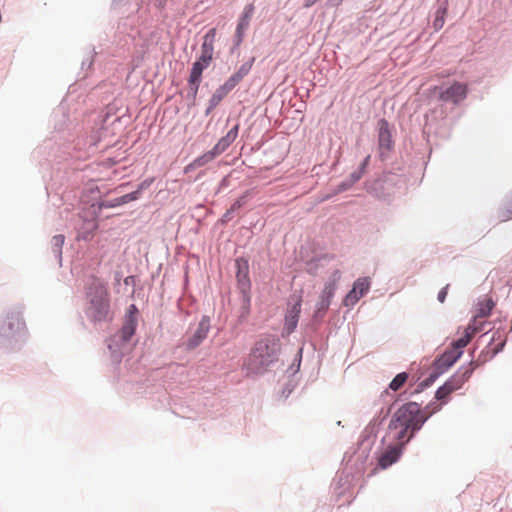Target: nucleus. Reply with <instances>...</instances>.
<instances>
[{"label": "nucleus", "mask_w": 512, "mask_h": 512, "mask_svg": "<svg viewBox=\"0 0 512 512\" xmlns=\"http://www.w3.org/2000/svg\"><path fill=\"white\" fill-rule=\"evenodd\" d=\"M474 371L473 362L466 368H461L455 375L448 379L444 384L451 392L460 389L463 384L471 377Z\"/></svg>", "instance_id": "obj_10"}, {"label": "nucleus", "mask_w": 512, "mask_h": 512, "mask_svg": "<svg viewBox=\"0 0 512 512\" xmlns=\"http://www.w3.org/2000/svg\"><path fill=\"white\" fill-rule=\"evenodd\" d=\"M109 119H110V115L109 114H106L105 115V118L103 120V125H115L116 122H120V118L119 117H114V120L112 122H109Z\"/></svg>", "instance_id": "obj_35"}, {"label": "nucleus", "mask_w": 512, "mask_h": 512, "mask_svg": "<svg viewBox=\"0 0 512 512\" xmlns=\"http://www.w3.org/2000/svg\"><path fill=\"white\" fill-rule=\"evenodd\" d=\"M328 305H329L328 301L327 302H325V301L322 302V308H327Z\"/></svg>", "instance_id": "obj_40"}, {"label": "nucleus", "mask_w": 512, "mask_h": 512, "mask_svg": "<svg viewBox=\"0 0 512 512\" xmlns=\"http://www.w3.org/2000/svg\"><path fill=\"white\" fill-rule=\"evenodd\" d=\"M209 65L205 64L201 60H197L193 63L190 76L188 79V85H189V94L195 98L198 92V88L201 82L202 78V72L204 69H206Z\"/></svg>", "instance_id": "obj_7"}, {"label": "nucleus", "mask_w": 512, "mask_h": 512, "mask_svg": "<svg viewBox=\"0 0 512 512\" xmlns=\"http://www.w3.org/2000/svg\"><path fill=\"white\" fill-rule=\"evenodd\" d=\"M463 354V351L450 348L446 350L443 355L438 359L439 368L448 369L451 367Z\"/></svg>", "instance_id": "obj_13"}, {"label": "nucleus", "mask_w": 512, "mask_h": 512, "mask_svg": "<svg viewBox=\"0 0 512 512\" xmlns=\"http://www.w3.org/2000/svg\"><path fill=\"white\" fill-rule=\"evenodd\" d=\"M478 330L474 324H469L465 328L463 336L452 343V348L463 351V348L467 346Z\"/></svg>", "instance_id": "obj_15"}, {"label": "nucleus", "mask_w": 512, "mask_h": 512, "mask_svg": "<svg viewBox=\"0 0 512 512\" xmlns=\"http://www.w3.org/2000/svg\"><path fill=\"white\" fill-rule=\"evenodd\" d=\"M238 130H229L225 137L221 138L211 150L215 153V157L223 153L230 144L236 139Z\"/></svg>", "instance_id": "obj_16"}, {"label": "nucleus", "mask_w": 512, "mask_h": 512, "mask_svg": "<svg viewBox=\"0 0 512 512\" xmlns=\"http://www.w3.org/2000/svg\"><path fill=\"white\" fill-rule=\"evenodd\" d=\"M121 204H118L117 202V198L113 199V200H110V201H105V202H102L100 204V208H114V207H117V206H120Z\"/></svg>", "instance_id": "obj_33"}, {"label": "nucleus", "mask_w": 512, "mask_h": 512, "mask_svg": "<svg viewBox=\"0 0 512 512\" xmlns=\"http://www.w3.org/2000/svg\"><path fill=\"white\" fill-rule=\"evenodd\" d=\"M445 13H446V8H444L443 10H438L436 12V16L433 21V27L435 30H440L443 27V25L445 23Z\"/></svg>", "instance_id": "obj_26"}, {"label": "nucleus", "mask_w": 512, "mask_h": 512, "mask_svg": "<svg viewBox=\"0 0 512 512\" xmlns=\"http://www.w3.org/2000/svg\"><path fill=\"white\" fill-rule=\"evenodd\" d=\"M237 279H238V282H239L240 286L243 289L249 288L250 281H249V278H248V268H247V266L245 267L244 270H242L241 268L239 269V271L237 273Z\"/></svg>", "instance_id": "obj_24"}, {"label": "nucleus", "mask_w": 512, "mask_h": 512, "mask_svg": "<svg viewBox=\"0 0 512 512\" xmlns=\"http://www.w3.org/2000/svg\"><path fill=\"white\" fill-rule=\"evenodd\" d=\"M137 327V317L133 314L130 316H125V322L121 329V338L124 341H129L130 338L134 335Z\"/></svg>", "instance_id": "obj_17"}, {"label": "nucleus", "mask_w": 512, "mask_h": 512, "mask_svg": "<svg viewBox=\"0 0 512 512\" xmlns=\"http://www.w3.org/2000/svg\"><path fill=\"white\" fill-rule=\"evenodd\" d=\"M131 314H133L136 317L137 308H136V306L134 304L130 305L126 316H130Z\"/></svg>", "instance_id": "obj_39"}, {"label": "nucleus", "mask_w": 512, "mask_h": 512, "mask_svg": "<svg viewBox=\"0 0 512 512\" xmlns=\"http://www.w3.org/2000/svg\"><path fill=\"white\" fill-rule=\"evenodd\" d=\"M370 289V279L368 277L358 278L354 284L352 290L346 295L344 304L346 306H353L360 298L365 296Z\"/></svg>", "instance_id": "obj_6"}, {"label": "nucleus", "mask_w": 512, "mask_h": 512, "mask_svg": "<svg viewBox=\"0 0 512 512\" xmlns=\"http://www.w3.org/2000/svg\"><path fill=\"white\" fill-rule=\"evenodd\" d=\"M369 160H370V156L368 155V156L365 157L363 163L361 164L360 172L352 174L353 182H356V181H358L361 178L362 174L364 173V170H365L366 166L369 163Z\"/></svg>", "instance_id": "obj_30"}, {"label": "nucleus", "mask_w": 512, "mask_h": 512, "mask_svg": "<svg viewBox=\"0 0 512 512\" xmlns=\"http://www.w3.org/2000/svg\"><path fill=\"white\" fill-rule=\"evenodd\" d=\"M493 306H494L493 301L491 299L487 300L485 303V306L480 308L478 316L487 317L490 314Z\"/></svg>", "instance_id": "obj_29"}, {"label": "nucleus", "mask_w": 512, "mask_h": 512, "mask_svg": "<svg viewBox=\"0 0 512 512\" xmlns=\"http://www.w3.org/2000/svg\"><path fill=\"white\" fill-rule=\"evenodd\" d=\"M222 100L220 98L216 97L214 94L212 95L210 99V108L216 107Z\"/></svg>", "instance_id": "obj_36"}, {"label": "nucleus", "mask_w": 512, "mask_h": 512, "mask_svg": "<svg viewBox=\"0 0 512 512\" xmlns=\"http://www.w3.org/2000/svg\"><path fill=\"white\" fill-rule=\"evenodd\" d=\"M229 93L230 91L223 84L220 87H218L213 94L216 97L220 98V100H223Z\"/></svg>", "instance_id": "obj_32"}, {"label": "nucleus", "mask_w": 512, "mask_h": 512, "mask_svg": "<svg viewBox=\"0 0 512 512\" xmlns=\"http://www.w3.org/2000/svg\"><path fill=\"white\" fill-rule=\"evenodd\" d=\"M451 393L452 392L449 390V388L444 384L443 386L438 388V390L436 391V398L438 400H442V399L446 398Z\"/></svg>", "instance_id": "obj_31"}, {"label": "nucleus", "mask_w": 512, "mask_h": 512, "mask_svg": "<svg viewBox=\"0 0 512 512\" xmlns=\"http://www.w3.org/2000/svg\"><path fill=\"white\" fill-rule=\"evenodd\" d=\"M447 289H448V285L444 288H442L439 293H438V300L439 302L443 303L446 299V296H447Z\"/></svg>", "instance_id": "obj_34"}, {"label": "nucleus", "mask_w": 512, "mask_h": 512, "mask_svg": "<svg viewBox=\"0 0 512 512\" xmlns=\"http://www.w3.org/2000/svg\"><path fill=\"white\" fill-rule=\"evenodd\" d=\"M408 377L409 375L406 372H401L397 374L390 382L389 389H391L394 392L400 390L407 382Z\"/></svg>", "instance_id": "obj_21"}, {"label": "nucleus", "mask_w": 512, "mask_h": 512, "mask_svg": "<svg viewBox=\"0 0 512 512\" xmlns=\"http://www.w3.org/2000/svg\"><path fill=\"white\" fill-rule=\"evenodd\" d=\"M0 335L10 339H22L27 335V327L20 311L6 313L0 323Z\"/></svg>", "instance_id": "obj_4"}, {"label": "nucleus", "mask_w": 512, "mask_h": 512, "mask_svg": "<svg viewBox=\"0 0 512 512\" xmlns=\"http://www.w3.org/2000/svg\"><path fill=\"white\" fill-rule=\"evenodd\" d=\"M245 204V197H240L231 206V208L224 214L225 221H229L232 218V213L241 208Z\"/></svg>", "instance_id": "obj_25"}, {"label": "nucleus", "mask_w": 512, "mask_h": 512, "mask_svg": "<svg viewBox=\"0 0 512 512\" xmlns=\"http://www.w3.org/2000/svg\"><path fill=\"white\" fill-rule=\"evenodd\" d=\"M433 412L423 411L416 402L402 405L391 418L388 437L393 441L409 442Z\"/></svg>", "instance_id": "obj_1"}, {"label": "nucleus", "mask_w": 512, "mask_h": 512, "mask_svg": "<svg viewBox=\"0 0 512 512\" xmlns=\"http://www.w3.org/2000/svg\"><path fill=\"white\" fill-rule=\"evenodd\" d=\"M205 337H206V333H203L202 330H198L195 333L194 337L189 341V346L191 348L198 346Z\"/></svg>", "instance_id": "obj_28"}, {"label": "nucleus", "mask_w": 512, "mask_h": 512, "mask_svg": "<svg viewBox=\"0 0 512 512\" xmlns=\"http://www.w3.org/2000/svg\"><path fill=\"white\" fill-rule=\"evenodd\" d=\"M393 146V139L390 130H380L379 133V148L380 155L384 157L386 152H389Z\"/></svg>", "instance_id": "obj_18"}, {"label": "nucleus", "mask_w": 512, "mask_h": 512, "mask_svg": "<svg viewBox=\"0 0 512 512\" xmlns=\"http://www.w3.org/2000/svg\"><path fill=\"white\" fill-rule=\"evenodd\" d=\"M280 350L279 339L275 336H266L258 340L250 354L243 362V370L247 375L263 373L276 359Z\"/></svg>", "instance_id": "obj_2"}, {"label": "nucleus", "mask_w": 512, "mask_h": 512, "mask_svg": "<svg viewBox=\"0 0 512 512\" xmlns=\"http://www.w3.org/2000/svg\"><path fill=\"white\" fill-rule=\"evenodd\" d=\"M216 38V29H210L203 38V43L201 45V55L199 60L204 62L205 64H210L213 55H214V42Z\"/></svg>", "instance_id": "obj_9"}, {"label": "nucleus", "mask_w": 512, "mask_h": 512, "mask_svg": "<svg viewBox=\"0 0 512 512\" xmlns=\"http://www.w3.org/2000/svg\"><path fill=\"white\" fill-rule=\"evenodd\" d=\"M254 12V7L252 4L247 5L243 11V14L240 18V21L237 26V34L239 37H241L244 30H246L249 26L250 20L252 18Z\"/></svg>", "instance_id": "obj_19"}, {"label": "nucleus", "mask_w": 512, "mask_h": 512, "mask_svg": "<svg viewBox=\"0 0 512 512\" xmlns=\"http://www.w3.org/2000/svg\"><path fill=\"white\" fill-rule=\"evenodd\" d=\"M319 1L320 0H304L303 7L304 8H310V7H312L313 5H315Z\"/></svg>", "instance_id": "obj_38"}, {"label": "nucleus", "mask_w": 512, "mask_h": 512, "mask_svg": "<svg viewBox=\"0 0 512 512\" xmlns=\"http://www.w3.org/2000/svg\"><path fill=\"white\" fill-rule=\"evenodd\" d=\"M138 194H139L138 191L125 194V195H123L121 197H118L117 198V202H118V204H121V205L129 203L131 201L136 200L138 198Z\"/></svg>", "instance_id": "obj_27"}, {"label": "nucleus", "mask_w": 512, "mask_h": 512, "mask_svg": "<svg viewBox=\"0 0 512 512\" xmlns=\"http://www.w3.org/2000/svg\"><path fill=\"white\" fill-rule=\"evenodd\" d=\"M253 62L254 58H251L246 63L242 64L238 70L227 79L224 85L230 92L242 81L246 75H248L252 68Z\"/></svg>", "instance_id": "obj_11"}, {"label": "nucleus", "mask_w": 512, "mask_h": 512, "mask_svg": "<svg viewBox=\"0 0 512 512\" xmlns=\"http://www.w3.org/2000/svg\"><path fill=\"white\" fill-rule=\"evenodd\" d=\"M500 216L504 221L512 219V192L506 198Z\"/></svg>", "instance_id": "obj_22"}, {"label": "nucleus", "mask_w": 512, "mask_h": 512, "mask_svg": "<svg viewBox=\"0 0 512 512\" xmlns=\"http://www.w3.org/2000/svg\"><path fill=\"white\" fill-rule=\"evenodd\" d=\"M478 330L474 324H469L465 328L463 336L452 343V348L463 351V348L467 346Z\"/></svg>", "instance_id": "obj_14"}, {"label": "nucleus", "mask_w": 512, "mask_h": 512, "mask_svg": "<svg viewBox=\"0 0 512 512\" xmlns=\"http://www.w3.org/2000/svg\"><path fill=\"white\" fill-rule=\"evenodd\" d=\"M396 443L390 444L379 456L378 458V466L381 469H386L395 462L398 461L400 455L402 454V450L406 443H402L401 441H395Z\"/></svg>", "instance_id": "obj_5"}, {"label": "nucleus", "mask_w": 512, "mask_h": 512, "mask_svg": "<svg viewBox=\"0 0 512 512\" xmlns=\"http://www.w3.org/2000/svg\"><path fill=\"white\" fill-rule=\"evenodd\" d=\"M215 158V153L212 151H208L207 153L203 154L202 156L196 158L192 163L187 165L185 167V172H189L193 169H196L198 167L204 166L206 163L212 161Z\"/></svg>", "instance_id": "obj_20"}, {"label": "nucleus", "mask_w": 512, "mask_h": 512, "mask_svg": "<svg viewBox=\"0 0 512 512\" xmlns=\"http://www.w3.org/2000/svg\"><path fill=\"white\" fill-rule=\"evenodd\" d=\"M466 95H467L466 85L456 82L453 85H451L450 87H448L447 89H445L444 91H442L440 94V98L443 101H449V102L457 104V103L461 102L462 100H464L466 98Z\"/></svg>", "instance_id": "obj_8"}, {"label": "nucleus", "mask_w": 512, "mask_h": 512, "mask_svg": "<svg viewBox=\"0 0 512 512\" xmlns=\"http://www.w3.org/2000/svg\"><path fill=\"white\" fill-rule=\"evenodd\" d=\"M344 0H327L329 7H338L343 3Z\"/></svg>", "instance_id": "obj_37"}, {"label": "nucleus", "mask_w": 512, "mask_h": 512, "mask_svg": "<svg viewBox=\"0 0 512 512\" xmlns=\"http://www.w3.org/2000/svg\"><path fill=\"white\" fill-rule=\"evenodd\" d=\"M301 312V303L300 301L296 302L285 317V329L287 333H292L297 326L299 316Z\"/></svg>", "instance_id": "obj_12"}, {"label": "nucleus", "mask_w": 512, "mask_h": 512, "mask_svg": "<svg viewBox=\"0 0 512 512\" xmlns=\"http://www.w3.org/2000/svg\"><path fill=\"white\" fill-rule=\"evenodd\" d=\"M87 298L86 314L92 322H103L112 319L109 291L106 284L94 279L88 288Z\"/></svg>", "instance_id": "obj_3"}, {"label": "nucleus", "mask_w": 512, "mask_h": 512, "mask_svg": "<svg viewBox=\"0 0 512 512\" xmlns=\"http://www.w3.org/2000/svg\"><path fill=\"white\" fill-rule=\"evenodd\" d=\"M64 241H65V238L61 234L55 235L51 240L53 252L59 257L61 256V253H62V246L64 244Z\"/></svg>", "instance_id": "obj_23"}]
</instances>
